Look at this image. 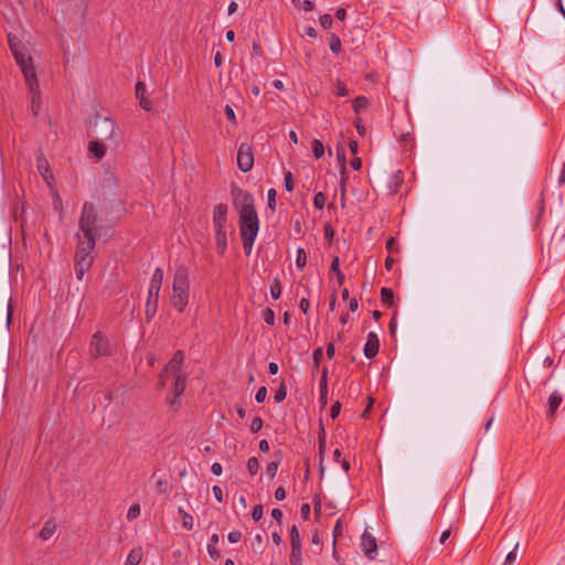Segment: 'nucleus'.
Returning <instances> with one entry per match:
<instances>
[{
	"label": "nucleus",
	"mask_w": 565,
	"mask_h": 565,
	"mask_svg": "<svg viewBox=\"0 0 565 565\" xmlns=\"http://www.w3.org/2000/svg\"><path fill=\"white\" fill-rule=\"evenodd\" d=\"M98 236L88 233H77L76 250L74 255V270L76 278L83 280L86 271L90 269L94 263V252Z\"/></svg>",
	"instance_id": "f257e3e1"
},
{
	"label": "nucleus",
	"mask_w": 565,
	"mask_h": 565,
	"mask_svg": "<svg viewBox=\"0 0 565 565\" xmlns=\"http://www.w3.org/2000/svg\"><path fill=\"white\" fill-rule=\"evenodd\" d=\"M12 55L21 68L29 90L34 92V99L39 98V82L36 77L33 58L26 47H20L18 44L12 46Z\"/></svg>",
	"instance_id": "f03ea898"
},
{
	"label": "nucleus",
	"mask_w": 565,
	"mask_h": 565,
	"mask_svg": "<svg viewBox=\"0 0 565 565\" xmlns=\"http://www.w3.org/2000/svg\"><path fill=\"white\" fill-rule=\"evenodd\" d=\"M238 223L243 248L245 254L249 256L259 232V218L257 211L238 215Z\"/></svg>",
	"instance_id": "7ed1b4c3"
},
{
	"label": "nucleus",
	"mask_w": 565,
	"mask_h": 565,
	"mask_svg": "<svg viewBox=\"0 0 565 565\" xmlns=\"http://www.w3.org/2000/svg\"><path fill=\"white\" fill-rule=\"evenodd\" d=\"M163 282V270L156 268L150 279L148 297L146 301V319L150 321L158 311L159 294Z\"/></svg>",
	"instance_id": "20e7f679"
},
{
	"label": "nucleus",
	"mask_w": 565,
	"mask_h": 565,
	"mask_svg": "<svg viewBox=\"0 0 565 565\" xmlns=\"http://www.w3.org/2000/svg\"><path fill=\"white\" fill-rule=\"evenodd\" d=\"M102 218L93 203L85 202L82 207L78 227L79 232L99 236Z\"/></svg>",
	"instance_id": "39448f33"
},
{
	"label": "nucleus",
	"mask_w": 565,
	"mask_h": 565,
	"mask_svg": "<svg viewBox=\"0 0 565 565\" xmlns=\"http://www.w3.org/2000/svg\"><path fill=\"white\" fill-rule=\"evenodd\" d=\"M231 195L233 198V204L238 212V215L256 212L255 199L252 193L246 190L233 185L231 188Z\"/></svg>",
	"instance_id": "423d86ee"
},
{
	"label": "nucleus",
	"mask_w": 565,
	"mask_h": 565,
	"mask_svg": "<svg viewBox=\"0 0 565 565\" xmlns=\"http://www.w3.org/2000/svg\"><path fill=\"white\" fill-rule=\"evenodd\" d=\"M117 129L116 122L109 117L96 116L93 127V135L98 140H110Z\"/></svg>",
	"instance_id": "0eeeda50"
},
{
	"label": "nucleus",
	"mask_w": 565,
	"mask_h": 565,
	"mask_svg": "<svg viewBox=\"0 0 565 565\" xmlns=\"http://www.w3.org/2000/svg\"><path fill=\"white\" fill-rule=\"evenodd\" d=\"M173 383L171 387L172 396L167 397V402L171 409L177 411L181 406V395L185 391L186 375L172 376Z\"/></svg>",
	"instance_id": "6e6552de"
},
{
	"label": "nucleus",
	"mask_w": 565,
	"mask_h": 565,
	"mask_svg": "<svg viewBox=\"0 0 565 565\" xmlns=\"http://www.w3.org/2000/svg\"><path fill=\"white\" fill-rule=\"evenodd\" d=\"M254 166V152L250 143L244 142L238 147L237 150V167L246 173L253 169Z\"/></svg>",
	"instance_id": "1a4fd4ad"
},
{
	"label": "nucleus",
	"mask_w": 565,
	"mask_h": 565,
	"mask_svg": "<svg viewBox=\"0 0 565 565\" xmlns=\"http://www.w3.org/2000/svg\"><path fill=\"white\" fill-rule=\"evenodd\" d=\"M89 350L93 358L111 355L109 342L99 331L93 334Z\"/></svg>",
	"instance_id": "9d476101"
},
{
	"label": "nucleus",
	"mask_w": 565,
	"mask_h": 565,
	"mask_svg": "<svg viewBox=\"0 0 565 565\" xmlns=\"http://www.w3.org/2000/svg\"><path fill=\"white\" fill-rule=\"evenodd\" d=\"M184 352L181 350H178L170 361L164 365L162 369L163 375H170V376H178V375H184L182 373V365L184 363Z\"/></svg>",
	"instance_id": "9b49d317"
},
{
	"label": "nucleus",
	"mask_w": 565,
	"mask_h": 565,
	"mask_svg": "<svg viewBox=\"0 0 565 565\" xmlns=\"http://www.w3.org/2000/svg\"><path fill=\"white\" fill-rule=\"evenodd\" d=\"M228 206L225 203H218L213 209V227L215 232L226 231Z\"/></svg>",
	"instance_id": "f8f14e48"
},
{
	"label": "nucleus",
	"mask_w": 565,
	"mask_h": 565,
	"mask_svg": "<svg viewBox=\"0 0 565 565\" xmlns=\"http://www.w3.org/2000/svg\"><path fill=\"white\" fill-rule=\"evenodd\" d=\"M361 547L367 559H375L377 556L376 539L365 530L361 536Z\"/></svg>",
	"instance_id": "ddd939ff"
},
{
	"label": "nucleus",
	"mask_w": 565,
	"mask_h": 565,
	"mask_svg": "<svg viewBox=\"0 0 565 565\" xmlns=\"http://www.w3.org/2000/svg\"><path fill=\"white\" fill-rule=\"evenodd\" d=\"M563 403V394L558 391L552 392L547 398L545 418L553 423L556 418L557 411Z\"/></svg>",
	"instance_id": "4468645a"
},
{
	"label": "nucleus",
	"mask_w": 565,
	"mask_h": 565,
	"mask_svg": "<svg viewBox=\"0 0 565 565\" xmlns=\"http://www.w3.org/2000/svg\"><path fill=\"white\" fill-rule=\"evenodd\" d=\"M190 289H172L171 305L173 308L183 313L189 303Z\"/></svg>",
	"instance_id": "2eb2a0df"
},
{
	"label": "nucleus",
	"mask_w": 565,
	"mask_h": 565,
	"mask_svg": "<svg viewBox=\"0 0 565 565\" xmlns=\"http://www.w3.org/2000/svg\"><path fill=\"white\" fill-rule=\"evenodd\" d=\"M172 289H190V273L188 267L182 265L175 269Z\"/></svg>",
	"instance_id": "dca6fc26"
},
{
	"label": "nucleus",
	"mask_w": 565,
	"mask_h": 565,
	"mask_svg": "<svg viewBox=\"0 0 565 565\" xmlns=\"http://www.w3.org/2000/svg\"><path fill=\"white\" fill-rule=\"evenodd\" d=\"M380 349V342L377 334L375 332H370L367 334L366 343L364 344V355L367 359H373L377 355Z\"/></svg>",
	"instance_id": "f3484780"
},
{
	"label": "nucleus",
	"mask_w": 565,
	"mask_h": 565,
	"mask_svg": "<svg viewBox=\"0 0 565 565\" xmlns=\"http://www.w3.org/2000/svg\"><path fill=\"white\" fill-rule=\"evenodd\" d=\"M319 402L321 406H326L328 402V369L323 367L321 372V380L319 383Z\"/></svg>",
	"instance_id": "a211bd4d"
},
{
	"label": "nucleus",
	"mask_w": 565,
	"mask_h": 565,
	"mask_svg": "<svg viewBox=\"0 0 565 565\" xmlns=\"http://www.w3.org/2000/svg\"><path fill=\"white\" fill-rule=\"evenodd\" d=\"M88 151L97 160H100L106 153V147L104 146L102 140H92L88 145Z\"/></svg>",
	"instance_id": "6ab92c4d"
},
{
	"label": "nucleus",
	"mask_w": 565,
	"mask_h": 565,
	"mask_svg": "<svg viewBox=\"0 0 565 565\" xmlns=\"http://www.w3.org/2000/svg\"><path fill=\"white\" fill-rule=\"evenodd\" d=\"M403 183V173L402 171L393 172L387 181V186L391 192L395 193L398 191V186Z\"/></svg>",
	"instance_id": "aec40b11"
},
{
	"label": "nucleus",
	"mask_w": 565,
	"mask_h": 565,
	"mask_svg": "<svg viewBox=\"0 0 565 565\" xmlns=\"http://www.w3.org/2000/svg\"><path fill=\"white\" fill-rule=\"evenodd\" d=\"M55 531H56L55 522L53 520H49L42 526L39 535L43 541H47L49 539H51L54 535Z\"/></svg>",
	"instance_id": "412c9836"
},
{
	"label": "nucleus",
	"mask_w": 565,
	"mask_h": 565,
	"mask_svg": "<svg viewBox=\"0 0 565 565\" xmlns=\"http://www.w3.org/2000/svg\"><path fill=\"white\" fill-rule=\"evenodd\" d=\"M218 543V535L216 533L212 534L210 537V542L207 544V553L210 557L214 561L221 557L220 551L216 548V544Z\"/></svg>",
	"instance_id": "4be33fe9"
},
{
	"label": "nucleus",
	"mask_w": 565,
	"mask_h": 565,
	"mask_svg": "<svg viewBox=\"0 0 565 565\" xmlns=\"http://www.w3.org/2000/svg\"><path fill=\"white\" fill-rule=\"evenodd\" d=\"M142 559V548L141 547H135L132 548L125 562V565H138Z\"/></svg>",
	"instance_id": "5701e85b"
},
{
	"label": "nucleus",
	"mask_w": 565,
	"mask_h": 565,
	"mask_svg": "<svg viewBox=\"0 0 565 565\" xmlns=\"http://www.w3.org/2000/svg\"><path fill=\"white\" fill-rule=\"evenodd\" d=\"M302 562H303L302 546L291 547L290 555H289L290 565H302Z\"/></svg>",
	"instance_id": "b1692460"
},
{
	"label": "nucleus",
	"mask_w": 565,
	"mask_h": 565,
	"mask_svg": "<svg viewBox=\"0 0 565 565\" xmlns=\"http://www.w3.org/2000/svg\"><path fill=\"white\" fill-rule=\"evenodd\" d=\"M394 292L391 288L383 287L381 289V301L385 307H392L394 305Z\"/></svg>",
	"instance_id": "393cba45"
},
{
	"label": "nucleus",
	"mask_w": 565,
	"mask_h": 565,
	"mask_svg": "<svg viewBox=\"0 0 565 565\" xmlns=\"http://www.w3.org/2000/svg\"><path fill=\"white\" fill-rule=\"evenodd\" d=\"M215 243L220 253L223 254L227 248L226 231L215 232Z\"/></svg>",
	"instance_id": "a878e982"
},
{
	"label": "nucleus",
	"mask_w": 565,
	"mask_h": 565,
	"mask_svg": "<svg viewBox=\"0 0 565 565\" xmlns=\"http://www.w3.org/2000/svg\"><path fill=\"white\" fill-rule=\"evenodd\" d=\"M370 105V100L365 96H358L354 98L352 103V108L355 114H359L361 110L366 109Z\"/></svg>",
	"instance_id": "bb28decb"
},
{
	"label": "nucleus",
	"mask_w": 565,
	"mask_h": 565,
	"mask_svg": "<svg viewBox=\"0 0 565 565\" xmlns=\"http://www.w3.org/2000/svg\"><path fill=\"white\" fill-rule=\"evenodd\" d=\"M329 47L333 54H339L342 50V43L335 33H331L329 38Z\"/></svg>",
	"instance_id": "cd10ccee"
},
{
	"label": "nucleus",
	"mask_w": 565,
	"mask_h": 565,
	"mask_svg": "<svg viewBox=\"0 0 565 565\" xmlns=\"http://www.w3.org/2000/svg\"><path fill=\"white\" fill-rule=\"evenodd\" d=\"M178 512L182 515V526L186 530H192L194 525L193 516L188 513L183 508H179Z\"/></svg>",
	"instance_id": "c85d7f7f"
},
{
	"label": "nucleus",
	"mask_w": 565,
	"mask_h": 565,
	"mask_svg": "<svg viewBox=\"0 0 565 565\" xmlns=\"http://www.w3.org/2000/svg\"><path fill=\"white\" fill-rule=\"evenodd\" d=\"M338 158L341 162V175H342V180H341V190H342V196H344V193H345V156H344V151L342 150L340 152V150L338 149Z\"/></svg>",
	"instance_id": "c756f323"
},
{
	"label": "nucleus",
	"mask_w": 565,
	"mask_h": 565,
	"mask_svg": "<svg viewBox=\"0 0 565 565\" xmlns=\"http://www.w3.org/2000/svg\"><path fill=\"white\" fill-rule=\"evenodd\" d=\"M289 539H290V546L291 547H295V546H302L301 545V540H300V535H299V531H298V527L296 524H294L290 529H289Z\"/></svg>",
	"instance_id": "7c9ffc66"
},
{
	"label": "nucleus",
	"mask_w": 565,
	"mask_h": 565,
	"mask_svg": "<svg viewBox=\"0 0 565 565\" xmlns=\"http://www.w3.org/2000/svg\"><path fill=\"white\" fill-rule=\"evenodd\" d=\"M307 264V253L302 247H298L296 257V267L302 270Z\"/></svg>",
	"instance_id": "2f4dec72"
},
{
	"label": "nucleus",
	"mask_w": 565,
	"mask_h": 565,
	"mask_svg": "<svg viewBox=\"0 0 565 565\" xmlns=\"http://www.w3.org/2000/svg\"><path fill=\"white\" fill-rule=\"evenodd\" d=\"M312 153L316 159H320L324 154L323 143L319 139H313L311 142Z\"/></svg>",
	"instance_id": "473e14b6"
},
{
	"label": "nucleus",
	"mask_w": 565,
	"mask_h": 565,
	"mask_svg": "<svg viewBox=\"0 0 565 565\" xmlns=\"http://www.w3.org/2000/svg\"><path fill=\"white\" fill-rule=\"evenodd\" d=\"M247 470L252 476L257 475L259 471V461L256 457H250L247 460Z\"/></svg>",
	"instance_id": "72a5a7b5"
},
{
	"label": "nucleus",
	"mask_w": 565,
	"mask_h": 565,
	"mask_svg": "<svg viewBox=\"0 0 565 565\" xmlns=\"http://www.w3.org/2000/svg\"><path fill=\"white\" fill-rule=\"evenodd\" d=\"M276 195L277 192L275 189L271 188L267 191V205L273 213L276 211Z\"/></svg>",
	"instance_id": "f704fd0d"
},
{
	"label": "nucleus",
	"mask_w": 565,
	"mask_h": 565,
	"mask_svg": "<svg viewBox=\"0 0 565 565\" xmlns=\"http://www.w3.org/2000/svg\"><path fill=\"white\" fill-rule=\"evenodd\" d=\"M156 490L159 492V493H169L170 492V486H169V482L167 479H159L157 482H156Z\"/></svg>",
	"instance_id": "c9c22d12"
},
{
	"label": "nucleus",
	"mask_w": 565,
	"mask_h": 565,
	"mask_svg": "<svg viewBox=\"0 0 565 565\" xmlns=\"http://www.w3.org/2000/svg\"><path fill=\"white\" fill-rule=\"evenodd\" d=\"M326 204V195L323 192H318L313 198V205L317 210H322Z\"/></svg>",
	"instance_id": "e433bc0d"
},
{
	"label": "nucleus",
	"mask_w": 565,
	"mask_h": 565,
	"mask_svg": "<svg viewBox=\"0 0 565 565\" xmlns=\"http://www.w3.org/2000/svg\"><path fill=\"white\" fill-rule=\"evenodd\" d=\"M263 319L264 321L268 324V326H274L275 324V312L273 309L270 308H266L264 311H263Z\"/></svg>",
	"instance_id": "4c0bfd02"
},
{
	"label": "nucleus",
	"mask_w": 565,
	"mask_h": 565,
	"mask_svg": "<svg viewBox=\"0 0 565 565\" xmlns=\"http://www.w3.org/2000/svg\"><path fill=\"white\" fill-rule=\"evenodd\" d=\"M334 94L340 97H345L349 95V89L347 88L344 83H342L340 79H338L335 83Z\"/></svg>",
	"instance_id": "58836bf2"
},
{
	"label": "nucleus",
	"mask_w": 565,
	"mask_h": 565,
	"mask_svg": "<svg viewBox=\"0 0 565 565\" xmlns=\"http://www.w3.org/2000/svg\"><path fill=\"white\" fill-rule=\"evenodd\" d=\"M284 181H285V189L288 192H292L294 191V175L290 171H286L284 173Z\"/></svg>",
	"instance_id": "ea45409f"
},
{
	"label": "nucleus",
	"mask_w": 565,
	"mask_h": 565,
	"mask_svg": "<svg viewBox=\"0 0 565 565\" xmlns=\"http://www.w3.org/2000/svg\"><path fill=\"white\" fill-rule=\"evenodd\" d=\"M319 21L323 29L329 30L332 28L333 19L329 13L322 14Z\"/></svg>",
	"instance_id": "a19ab883"
},
{
	"label": "nucleus",
	"mask_w": 565,
	"mask_h": 565,
	"mask_svg": "<svg viewBox=\"0 0 565 565\" xmlns=\"http://www.w3.org/2000/svg\"><path fill=\"white\" fill-rule=\"evenodd\" d=\"M281 295V284L279 280H275L270 286V296L274 299H278Z\"/></svg>",
	"instance_id": "79ce46f5"
},
{
	"label": "nucleus",
	"mask_w": 565,
	"mask_h": 565,
	"mask_svg": "<svg viewBox=\"0 0 565 565\" xmlns=\"http://www.w3.org/2000/svg\"><path fill=\"white\" fill-rule=\"evenodd\" d=\"M287 396V390L285 384L282 383L280 387L275 392L274 399L276 403L282 402Z\"/></svg>",
	"instance_id": "37998d69"
},
{
	"label": "nucleus",
	"mask_w": 565,
	"mask_h": 565,
	"mask_svg": "<svg viewBox=\"0 0 565 565\" xmlns=\"http://www.w3.org/2000/svg\"><path fill=\"white\" fill-rule=\"evenodd\" d=\"M279 460L277 461H271L267 465L266 467V475L269 477V478H274L277 473V470H278V466H279Z\"/></svg>",
	"instance_id": "c03bdc74"
},
{
	"label": "nucleus",
	"mask_w": 565,
	"mask_h": 565,
	"mask_svg": "<svg viewBox=\"0 0 565 565\" xmlns=\"http://www.w3.org/2000/svg\"><path fill=\"white\" fill-rule=\"evenodd\" d=\"M140 515V507L139 504H132L127 512V519L132 521Z\"/></svg>",
	"instance_id": "a18cd8bd"
},
{
	"label": "nucleus",
	"mask_w": 565,
	"mask_h": 565,
	"mask_svg": "<svg viewBox=\"0 0 565 565\" xmlns=\"http://www.w3.org/2000/svg\"><path fill=\"white\" fill-rule=\"evenodd\" d=\"M263 424H264V423H263V419H262L260 417H258V416L254 417V418L252 419V423H250V426H249L250 431H252L253 434L258 433V431L262 429Z\"/></svg>",
	"instance_id": "49530a36"
},
{
	"label": "nucleus",
	"mask_w": 565,
	"mask_h": 565,
	"mask_svg": "<svg viewBox=\"0 0 565 565\" xmlns=\"http://www.w3.org/2000/svg\"><path fill=\"white\" fill-rule=\"evenodd\" d=\"M224 113L226 118L233 124V126L237 125L236 115L231 105H226L224 108Z\"/></svg>",
	"instance_id": "de8ad7c7"
},
{
	"label": "nucleus",
	"mask_w": 565,
	"mask_h": 565,
	"mask_svg": "<svg viewBox=\"0 0 565 565\" xmlns=\"http://www.w3.org/2000/svg\"><path fill=\"white\" fill-rule=\"evenodd\" d=\"M401 141L404 142V151H408L413 148L414 146V141H413V137L409 135V134H406V135H402L401 136Z\"/></svg>",
	"instance_id": "09e8293b"
},
{
	"label": "nucleus",
	"mask_w": 565,
	"mask_h": 565,
	"mask_svg": "<svg viewBox=\"0 0 565 565\" xmlns=\"http://www.w3.org/2000/svg\"><path fill=\"white\" fill-rule=\"evenodd\" d=\"M518 547H519V543H516L514 548L508 553L503 565H512L515 562L516 556H518L516 555Z\"/></svg>",
	"instance_id": "8fccbe9b"
},
{
	"label": "nucleus",
	"mask_w": 565,
	"mask_h": 565,
	"mask_svg": "<svg viewBox=\"0 0 565 565\" xmlns=\"http://www.w3.org/2000/svg\"><path fill=\"white\" fill-rule=\"evenodd\" d=\"M354 126L360 137H364L366 135V127L362 124L361 117L358 116L354 119Z\"/></svg>",
	"instance_id": "3c124183"
},
{
	"label": "nucleus",
	"mask_w": 565,
	"mask_h": 565,
	"mask_svg": "<svg viewBox=\"0 0 565 565\" xmlns=\"http://www.w3.org/2000/svg\"><path fill=\"white\" fill-rule=\"evenodd\" d=\"M263 514H264V508L262 504H256L254 508H253V511H252V518L254 521H259L262 518H263Z\"/></svg>",
	"instance_id": "603ef678"
},
{
	"label": "nucleus",
	"mask_w": 565,
	"mask_h": 565,
	"mask_svg": "<svg viewBox=\"0 0 565 565\" xmlns=\"http://www.w3.org/2000/svg\"><path fill=\"white\" fill-rule=\"evenodd\" d=\"M30 93H31V108H32V111H33L34 116H36L38 115V110L40 108L41 95L39 94V98L34 99V92L30 90Z\"/></svg>",
	"instance_id": "864d4df0"
},
{
	"label": "nucleus",
	"mask_w": 565,
	"mask_h": 565,
	"mask_svg": "<svg viewBox=\"0 0 565 565\" xmlns=\"http://www.w3.org/2000/svg\"><path fill=\"white\" fill-rule=\"evenodd\" d=\"M266 397H267V388L265 386H260L255 394V399L257 403H263V402H265Z\"/></svg>",
	"instance_id": "5fc2aeb1"
},
{
	"label": "nucleus",
	"mask_w": 565,
	"mask_h": 565,
	"mask_svg": "<svg viewBox=\"0 0 565 565\" xmlns=\"http://www.w3.org/2000/svg\"><path fill=\"white\" fill-rule=\"evenodd\" d=\"M312 358H313V363H315V366L318 369L319 367V364L323 358V351H322V348H317L315 349L313 353H312Z\"/></svg>",
	"instance_id": "6e6d98bb"
},
{
	"label": "nucleus",
	"mask_w": 565,
	"mask_h": 565,
	"mask_svg": "<svg viewBox=\"0 0 565 565\" xmlns=\"http://www.w3.org/2000/svg\"><path fill=\"white\" fill-rule=\"evenodd\" d=\"M385 247L390 254L395 253L398 250L396 246V241L393 236L388 237L385 244Z\"/></svg>",
	"instance_id": "4d7b16f0"
},
{
	"label": "nucleus",
	"mask_w": 565,
	"mask_h": 565,
	"mask_svg": "<svg viewBox=\"0 0 565 565\" xmlns=\"http://www.w3.org/2000/svg\"><path fill=\"white\" fill-rule=\"evenodd\" d=\"M135 90H136L137 98L145 97V94L147 90L146 84L143 82H137Z\"/></svg>",
	"instance_id": "13d9d810"
},
{
	"label": "nucleus",
	"mask_w": 565,
	"mask_h": 565,
	"mask_svg": "<svg viewBox=\"0 0 565 565\" xmlns=\"http://www.w3.org/2000/svg\"><path fill=\"white\" fill-rule=\"evenodd\" d=\"M227 539L231 543H237L242 539V533L239 531H231L227 535Z\"/></svg>",
	"instance_id": "bf43d9fd"
},
{
	"label": "nucleus",
	"mask_w": 565,
	"mask_h": 565,
	"mask_svg": "<svg viewBox=\"0 0 565 565\" xmlns=\"http://www.w3.org/2000/svg\"><path fill=\"white\" fill-rule=\"evenodd\" d=\"M340 411H341V403L340 402H335L332 404L331 406V409H330V416L331 418H337L340 414Z\"/></svg>",
	"instance_id": "052dcab7"
},
{
	"label": "nucleus",
	"mask_w": 565,
	"mask_h": 565,
	"mask_svg": "<svg viewBox=\"0 0 565 565\" xmlns=\"http://www.w3.org/2000/svg\"><path fill=\"white\" fill-rule=\"evenodd\" d=\"M330 271L334 273V274H338L339 271H341V269H340V258L338 256L333 257V259L331 262V265H330Z\"/></svg>",
	"instance_id": "680f3d73"
},
{
	"label": "nucleus",
	"mask_w": 565,
	"mask_h": 565,
	"mask_svg": "<svg viewBox=\"0 0 565 565\" xmlns=\"http://www.w3.org/2000/svg\"><path fill=\"white\" fill-rule=\"evenodd\" d=\"M212 491H213V494H214V498L216 499V501L222 503L223 502L222 488L220 486H213Z\"/></svg>",
	"instance_id": "e2e57ef3"
},
{
	"label": "nucleus",
	"mask_w": 565,
	"mask_h": 565,
	"mask_svg": "<svg viewBox=\"0 0 565 565\" xmlns=\"http://www.w3.org/2000/svg\"><path fill=\"white\" fill-rule=\"evenodd\" d=\"M300 514L303 520H308L310 515V504L309 503H302L300 507Z\"/></svg>",
	"instance_id": "0e129e2a"
},
{
	"label": "nucleus",
	"mask_w": 565,
	"mask_h": 565,
	"mask_svg": "<svg viewBox=\"0 0 565 565\" xmlns=\"http://www.w3.org/2000/svg\"><path fill=\"white\" fill-rule=\"evenodd\" d=\"M274 497L277 501H282L286 498V490L284 487H278L275 490Z\"/></svg>",
	"instance_id": "69168bd1"
},
{
	"label": "nucleus",
	"mask_w": 565,
	"mask_h": 565,
	"mask_svg": "<svg viewBox=\"0 0 565 565\" xmlns=\"http://www.w3.org/2000/svg\"><path fill=\"white\" fill-rule=\"evenodd\" d=\"M139 105L147 111L151 110L152 108V103L147 97L139 98Z\"/></svg>",
	"instance_id": "338daca9"
},
{
	"label": "nucleus",
	"mask_w": 565,
	"mask_h": 565,
	"mask_svg": "<svg viewBox=\"0 0 565 565\" xmlns=\"http://www.w3.org/2000/svg\"><path fill=\"white\" fill-rule=\"evenodd\" d=\"M350 166H351V168H352L353 170L359 171V170L362 168V160H361V158H359V157H356V156H355V157L351 160Z\"/></svg>",
	"instance_id": "774afa93"
}]
</instances>
